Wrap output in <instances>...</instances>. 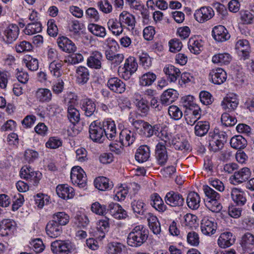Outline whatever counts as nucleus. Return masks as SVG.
<instances>
[{
  "label": "nucleus",
  "mask_w": 254,
  "mask_h": 254,
  "mask_svg": "<svg viewBox=\"0 0 254 254\" xmlns=\"http://www.w3.org/2000/svg\"><path fill=\"white\" fill-rule=\"evenodd\" d=\"M89 78V72L87 68L84 66H79L76 69V80L78 84L86 83Z\"/></svg>",
  "instance_id": "nucleus-43"
},
{
  "label": "nucleus",
  "mask_w": 254,
  "mask_h": 254,
  "mask_svg": "<svg viewBox=\"0 0 254 254\" xmlns=\"http://www.w3.org/2000/svg\"><path fill=\"white\" fill-rule=\"evenodd\" d=\"M188 48L191 53L194 54H199L203 49V44L201 40L195 38H191L188 43Z\"/></svg>",
  "instance_id": "nucleus-48"
},
{
  "label": "nucleus",
  "mask_w": 254,
  "mask_h": 254,
  "mask_svg": "<svg viewBox=\"0 0 254 254\" xmlns=\"http://www.w3.org/2000/svg\"><path fill=\"white\" fill-rule=\"evenodd\" d=\"M156 79V75L151 71L147 72L139 77V84L142 86L151 85Z\"/></svg>",
  "instance_id": "nucleus-39"
},
{
  "label": "nucleus",
  "mask_w": 254,
  "mask_h": 254,
  "mask_svg": "<svg viewBox=\"0 0 254 254\" xmlns=\"http://www.w3.org/2000/svg\"><path fill=\"white\" fill-rule=\"evenodd\" d=\"M95 187L98 190L105 191L111 188L112 184L109 180L104 177H98L94 181Z\"/></svg>",
  "instance_id": "nucleus-45"
},
{
  "label": "nucleus",
  "mask_w": 254,
  "mask_h": 254,
  "mask_svg": "<svg viewBox=\"0 0 254 254\" xmlns=\"http://www.w3.org/2000/svg\"><path fill=\"white\" fill-rule=\"evenodd\" d=\"M16 229V223L12 219H3L0 221V235L2 237L11 236Z\"/></svg>",
  "instance_id": "nucleus-8"
},
{
  "label": "nucleus",
  "mask_w": 254,
  "mask_h": 254,
  "mask_svg": "<svg viewBox=\"0 0 254 254\" xmlns=\"http://www.w3.org/2000/svg\"><path fill=\"white\" fill-rule=\"evenodd\" d=\"M74 224L79 228H85L89 223L88 216L84 212L78 211L74 218Z\"/></svg>",
  "instance_id": "nucleus-40"
},
{
  "label": "nucleus",
  "mask_w": 254,
  "mask_h": 254,
  "mask_svg": "<svg viewBox=\"0 0 254 254\" xmlns=\"http://www.w3.org/2000/svg\"><path fill=\"white\" fill-rule=\"evenodd\" d=\"M30 246L36 253H40L45 249V246L43 241L40 238L33 239L30 242Z\"/></svg>",
  "instance_id": "nucleus-58"
},
{
  "label": "nucleus",
  "mask_w": 254,
  "mask_h": 254,
  "mask_svg": "<svg viewBox=\"0 0 254 254\" xmlns=\"http://www.w3.org/2000/svg\"><path fill=\"white\" fill-rule=\"evenodd\" d=\"M35 201L36 206L39 209H42L44 205L50 202V196L43 193H38L35 196Z\"/></svg>",
  "instance_id": "nucleus-54"
},
{
  "label": "nucleus",
  "mask_w": 254,
  "mask_h": 254,
  "mask_svg": "<svg viewBox=\"0 0 254 254\" xmlns=\"http://www.w3.org/2000/svg\"><path fill=\"white\" fill-rule=\"evenodd\" d=\"M209 128V124L208 122H198L195 126V133L197 136H202L208 132Z\"/></svg>",
  "instance_id": "nucleus-52"
},
{
  "label": "nucleus",
  "mask_w": 254,
  "mask_h": 254,
  "mask_svg": "<svg viewBox=\"0 0 254 254\" xmlns=\"http://www.w3.org/2000/svg\"><path fill=\"white\" fill-rule=\"evenodd\" d=\"M119 19L123 29L127 27L128 29L132 30L134 28L136 23L135 17L128 12H122L119 15Z\"/></svg>",
  "instance_id": "nucleus-14"
},
{
  "label": "nucleus",
  "mask_w": 254,
  "mask_h": 254,
  "mask_svg": "<svg viewBox=\"0 0 254 254\" xmlns=\"http://www.w3.org/2000/svg\"><path fill=\"white\" fill-rule=\"evenodd\" d=\"M240 245L243 250L252 251L254 249V235L250 233H245L241 238Z\"/></svg>",
  "instance_id": "nucleus-30"
},
{
  "label": "nucleus",
  "mask_w": 254,
  "mask_h": 254,
  "mask_svg": "<svg viewBox=\"0 0 254 254\" xmlns=\"http://www.w3.org/2000/svg\"><path fill=\"white\" fill-rule=\"evenodd\" d=\"M128 192V188L125 184L121 185L115 189L114 200L115 201L124 200Z\"/></svg>",
  "instance_id": "nucleus-44"
},
{
  "label": "nucleus",
  "mask_w": 254,
  "mask_h": 254,
  "mask_svg": "<svg viewBox=\"0 0 254 254\" xmlns=\"http://www.w3.org/2000/svg\"><path fill=\"white\" fill-rule=\"evenodd\" d=\"M203 190L207 197L206 200L220 198V194L207 185L203 186Z\"/></svg>",
  "instance_id": "nucleus-62"
},
{
  "label": "nucleus",
  "mask_w": 254,
  "mask_h": 254,
  "mask_svg": "<svg viewBox=\"0 0 254 254\" xmlns=\"http://www.w3.org/2000/svg\"><path fill=\"white\" fill-rule=\"evenodd\" d=\"M235 239L232 233L225 232L222 233L217 240L218 246L222 249L228 248L235 243Z\"/></svg>",
  "instance_id": "nucleus-23"
},
{
  "label": "nucleus",
  "mask_w": 254,
  "mask_h": 254,
  "mask_svg": "<svg viewBox=\"0 0 254 254\" xmlns=\"http://www.w3.org/2000/svg\"><path fill=\"white\" fill-rule=\"evenodd\" d=\"M155 153L158 164L164 165L168 159V155L166 147L164 144H157Z\"/></svg>",
  "instance_id": "nucleus-28"
},
{
  "label": "nucleus",
  "mask_w": 254,
  "mask_h": 254,
  "mask_svg": "<svg viewBox=\"0 0 254 254\" xmlns=\"http://www.w3.org/2000/svg\"><path fill=\"white\" fill-rule=\"evenodd\" d=\"M85 15L87 19L91 21L97 22L100 18L98 11L94 7L87 8L85 11Z\"/></svg>",
  "instance_id": "nucleus-63"
},
{
  "label": "nucleus",
  "mask_w": 254,
  "mask_h": 254,
  "mask_svg": "<svg viewBox=\"0 0 254 254\" xmlns=\"http://www.w3.org/2000/svg\"><path fill=\"white\" fill-rule=\"evenodd\" d=\"M87 28L92 34L98 37L104 38L107 35L106 28L100 25L91 23L88 24Z\"/></svg>",
  "instance_id": "nucleus-38"
},
{
  "label": "nucleus",
  "mask_w": 254,
  "mask_h": 254,
  "mask_svg": "<svg viewBox=\"0 0 254 254\" xmlns=\"http://www.w3.org/2000/svg\"><path fill=\"white\" fill-rule=\"evenodd\" d=\"M125 249L122 244L118 242H112L108 244L107 253L108 254H120Z\"/></svg>",
  "instance_id": "nucleus-53"
},
{
  "label": "nucleus",
  "mask_w": 254,
  "mask_h": 254,
  "mask_svg": "<svg viewBox=\"0 0 254 254\" xmlns=\"http://www.w3.org/2000/svg\"><path fill=\"white\" fill-rule=\"evenodd\" d=\"M200 198L199 195L195 192H190L189 193L187 203L188 207L193 210L197 209L200 206Z\"/></svg>",
  "instance_id": "nucleus-42"
},
{
  "label": "nucleus",
  "mask_w": 254,
  "mask_h": 254,
  "mask_svg": "<svg viewBox=\"0 0 254 254\" xmlns=\"http://www.w3.org/2000/svg\"><path fill=\"white\" fill-rule=\"evenodd\" d=\"M20 177L31 182L34 186H37L42 178V174L38 171H34L29 166H23L20 171Z\"/></svg>",
  "instance_id": "nucleus-3"
},
{
  "label": "nucleus",
  "mask_w": 254,
  "mask_h": 254,
  "mask_svg": "<svg viewBox=\"0 0 254 254\" xmlns=\"http://www.w3.org/2000/svg\"><path fill=\"white\" fill-rule=\"evenodd\" d=\"M42 25L40 22H34L29 23L24 29L26 35H32L42 31Z\"/></svg>",
  "instance_id": "nucleus-50"
},
{
  "label": "nucleus",
  "mask_w": 254,
  "mask_h": 254,
  "mask_svg": "<svg viewBox=\"0 0 254 254\" xmlns=\"http://www.w3.org/2000/svg\"><path fill=\"white\" fill-rule=\"evenodd\" d=\"M91 211L98 215H104L106 213L107 207L98 201H95L91 205Z\"/></svg>",
  "instance_id": "nucleus-57"
},
{
  "label": "nucleus",
  "mask_w": 254,
  "mask_h": 254,
  "mask_svg": "<svg viewBox=\"0 0 254 254\" xmlns=\"http://www.w3.org/2000/svg\"><path fill=\"white\" fill-rule=\"evenodd\" d=\"M63 66V61L51 62L49 65V70L52 76L55 78H59L63 74L62 69Z\"/></svg>",
  "instance_id": "nucleus-34"
},
{
  "label": "nucleus",
  "mask_w": 254,
  "mask_h": 254,
  "mask_svg": "<svg viewBox=\"0 0 254 254\" xmlns=\"http://www.w3.org/2000/svg\"><path fill=\"white\" fill-rule=\"evenodd\" d=\"M232 59L231 55L228 53L218 54L214 55L212 58V62L214 64L220 65L229 64Z\"/></svg>",
  "instance_id": "nucleus-47"
},
{
  "label": "nucleus",
  "mask_w": 254,
  "mask_h": 254,
  "mask_svg": "<svg viewBox=\"0 0 254 254\" xmlns=\"http://www.w3.org/2000/svg\"><path fill=\"white\" fill-rule=\"evenodd\" d=\"M107 85L111 90L118 94L123 93L126 89L125 83L118 77L110 78L107 82Z\"/></svg>",
  "instance_id": "nucleus-22"
},
{
  "label": "nucleus",
  "mask_w": 254,
  "mask_h": 254,
  "mask_svg": "<svg viewBox=\"0 0 254 254\" xmlns=\"http://www.w3.org/2000/svg\"><path fill=\"white\" fill-rule=\"evenodd\" d=\"M158 126L156 125L152 126L148 123L146 122L144 127L143 128L144 133L146 137H150L151 136L155 135L156 137L159 138L161 140L164 141L165 143L167 140L165 139L167 138L166 135L163 136V133L159 131Z\"/></svg>",
  "instance_id": "nucleus-20"
},
{
  "label": "nucleus",
  "mask_w": 254,
  "mask_h": 254,
  "mask_svg": "<svg viewBox=\"0 0 254 254\" xmlns=\"http://www.w3.org/2000/svg\"><path fill=\"white\" fill-rule=\"evenodd\" d=\"M178 92L173 89H168L163 92L161 96V102L162 104L168 106L174 102L178 98Z\"/></svg>",
  "instance_id": "nucleus-24"
},
{
  "label": "nucleus",
  "mask_w": 254,
  "mask_h": 254,
  "mask_svg": "<svg viewBox=\"0 0 254 254\" xmlns=\"http://www.w3.org/2000/svg\"><path fill=\"white\" fill-rule=\"evenodd\" d=\"M52 220L61 226H65L69 221V216L64 211L55 213L52 216Z\"/></svg>",
  "instance_id": "nucleus-46"
},
{
  "label": "nucleus",
  "mask_w": 254,
  "mask_h": 254,
  "mask_svg": "<svg viewBox=\"0 0 254 254\" xmlns=\"http://www.w3.org/2000/svg\"><path fill=\"white\" fill-rule=\"evenodd\" d=\"M239 104L237 95L234 93L227 94L222 101L221 105L225 110L232 111L236 109Z\"/></svg>",
  "instance_id": "nucleus-21"
},
{
  "label": "nucleus",
  "mask_w": 254,
  "mask_h": 254,
  "mask_svg": "<svg viewBox=\"0 0 254 254\" xmlns=\"http://www.w3.org/2000/svg\"><path fill=\"white\" fill-rule=\"evenodd\" d=\"M231 196L233 201L238 205H244L247 201L246 194L241 189L233 188L231 190Z\"/></svg>",
  "instance_id": "nucleus-25"
},
{
  "label": "nucleus",
  "mask_w": 254,
  "mask_h": 254,
  "mask_svg": "<svg viewBox=\"0 0 254 254\" xmlns=\"http://www.w3.org/2000/svg\"><path fill=\"white\" fill-rule=\"evenodd\" d=\"M107 26L108 29L116 36H119L123 32L124 29L119 19L118 20L116 18H110L107 22Z\"/></svg>",
  "instance_id": "nucleus-35"
},
{
  "label": "nucleus",
  "mask_w": 254,
  "mask_h": 254,
  "mask_svg": "<svg viewBox=\"0 0 254 254\" xmlns=\"http://www.w3.org/2000/svg\"><path fill=\"white\" fill-rule=\"evenodd\" d=\"M200 228L203 234L211 236L216 232L217 224L212 218L205 216L201 220Z\"/></svg>",
  "instance_id": "nucleus-7"
},
{
  "label": "nucleus",
  "mask_w": 254,
  "mask_h": 254,
  "mask_svg": "<svg viewBox=\"0 0 254 254\" xmlns=\"http://www.w3.org/2000/svg\"><path fill=\"white\" fill-rule=\"evenodd\" d=\"M32 44L27 41H23L17 44L15 46V50L17 53L29 52L32 50Z\"/></svg>",
  "instance_id": "nucleus-64"
},
{
  "label": "nucleus",
  "mask_w": 254,
  "mask_h": 254,
  "mask_svg": "<svg viewBox=\"0 0 254 254\" xmlns=\"http://www.w3.org/2000/svg\"><path fill=\"white\" fill-rule=\"evenodd\" d=\"M35 97L40 102H49L52 99V94L50 89L40 88L36 91Z\"/></svg>",
  "instance_id": "nucleus-37"
},
{
  "label": "nucleus",
  "mask_w": 254,
  "mask_h": 254,
  "mask_svg": "<svg viewBox=\"0 0 254 254\" xmlns=\"http://www.w3.org/2000/svg\"><path fill=\"white\" fill-rule=\"evenodd\" d=\"M251 175L250 169L247 167H244L237 172H235L230 179L231 183L235 185L242 183L248 180Z\"/></svg>",
  "instance_id": "nucleus-10"
},
{
  "label": "nucleus",
  "mask_w": 254,
  "mask_h": 254,
  "mask_svg": "<svg viewBox=\"0 0 254 254\" xmlns=\"http://www.w3.org/2000/svg\"><path fill=\"white\" fill-rule=\"evenodd\" d=\"M145 203L141 200H134L131 203L133 212L138 214H143L145 210Z\"/></svg>",
  "instance_id": "nucleus-61"
},
{
  "label": "nucleus",
  "mask_w": 254,
  "mask_h": 254,
  "mask_svg": "<svg viewBox=\"0 0 254 254\" xmlns=\"http://www.w3.org/2000/svg\"><path fill=\"white\" fill-rule=\"evenodd\" d=\"M110 224L109 219L105 218L99 220L96 223V230L91 231L92 235L99 241L102 240L108 232Z\"/></svg>",
  "instance_id": "nucleus-5"
},
{
  "label": "nucleus",
  "mask_w": 254,
  "mask_h": 254,
  "mask_svg": "<svg viewBox=\"0 0 254 254\" xmlns=\"http://www.w3.org/2000/svg\"><path fill=\"white\" fill-rule=\"evenodd\" d=\"M56 192L58 196L64 200L72 199L75 195L74 189L67 184H61L57 186Z\"/></svg>",
  "instance_id": "nucleus-13"
},
{
  "label": "nucleus",
  "mask_w": 254,
  "mask_h": 254,
  "mask_svg": "<svg viewBox=\"0 0 254 254\" xmlns=\"http://www.w3.org/2000/svg\"><path fill=\"white\" fill-rule=\"evenodd\" d=\"M151 205L158 211L164 212L167 210V207L163 200L157 193H154L150 195Z\"/></svg>",
  "instance_id": "nucleus-32"
},
{
  "label": "nucleus",
  "mask_w": 254,
  "mask_h": 254,
  "mask_svg": "<svg viewBox=\"0 0 254 254\" xmlns=\"http://www.w3.org/2000/svg\"><path fill=\"white\" fill-rule=\"evenodd\" d=\"M236 48L242 53L241 57L244 60L249 58L251 48L248 40L246 39L239 40L236 43Z\"/></svg>",
  "instance_id": "nucleus-36"
},
{
  "label": "nucleus",
  "mask_w": 254,
  "mask_h": 254,
  "mask_svg": "<svg viewBox=\"0 0 254 254\" xmlns=\"http://www.w3.org/2000/svg\"><path fill=\"white\" fill-rule=\"evenodd\" d=\"M163 71L167 76L168 80L171 82H176L181 74L180 69L171 64L166 65Z\"/></svg>",
  "instance_id": "nucleus-31"
},
{
  "label": "nucleus",
  "mask_w": 254,
  "mask_h": 254,
  "mask_svg": "<svg viewBox=\"0 0 254 254\" xmlns=\"http://www.w3.org/2000/svg\"><path fill=\"white\" fill-rule=\"evenodd\" d=\"M19 29L16 24H10L7 26L3 31L5 38L3 40L8 44L15 41L19 35Z\"/></svg>",
  "instance_id": "nucleus-19"
},
{
  "label": "nucleus",
  "mask_w": 254,
  "mask_h": 254,
  "mask_svg": "<svg viewBox=\"0 0 254 254\" xmlns=\"http://www.w3.org/2000/svg\"><path fill=\"white\" fill-rule=\"evenodd\" d=\"M212 83L216 84H221L227 79L226 72L222 68H215L211 69L209 73Z\"/></svg>",
  "instance_id": "nucleus-17"
},
{
  "label": "nucleus",
  "mask_w": 254,
  "mask_h": 254,
  "mask_svg": "<svg viewBox=\"0 0 254 254\" xmlns=\"http://www.w3.org/2000/svg\"><path fill=\"white\" fill-rule=\"evenodd\" d=\"M67 116L69 121L73 124L77 123L80 120L79 111L71 104H68Z\"/></svg>",
  "instance_id": "nucleus-49"
},
{
  "label": "nucleus",
  "mask_w": 254,
  "mask_h": 254,
  "mask_svg": "<svg viewBox=\"0 0 254 254\" xmlns=\"http://www.w3.org/2000/svg\"><path fill=\"white\" fill-rule=\"evenodd\" d=\"M57 43L59 48L64 52L72 53L76 51L75 44L66 37L62 36L57 39Z\"/></svg>",
  "instance_id": "nucleus-15"
},
{
  "label": "nucleus",
  "mask_w": 254,
  "mask_h": 254,
  "mask_svg": "<svg viewBox=\"0 0 254 254\" xmlns=\"http://www.w3.org/2000/svg\"><path fill=\"white\" fill-rule=\"evenodd\" d=\"M148 231L143 225L134 227L127 237V244L132 247H139L147 240Z\"/></svg>",
  "instance_id": "nucleus-1"
},
{
  "label": "nucleus",
  "mask_w": 254,
  "mask_h": 254,
  "mask_svg": "<svg viewBox=\"0 0 254 254\" xmlns=\"http://www.w3.org/2000/svg\"><path fill=\"white\" fill-rule=\"evenodd\" d=\"M109 209L111 215L116 219H124L127 216V211L118 203H110Z\"/></svg>",
  "instance_id": "nucleus-27"
},
{
  "label": "nucleus",
  "mask_w": 254,
  "mask_h": 254,
  "mask_svg": "<svg viewBox=\"0 0 254 254\" xmlns=\"http://www.w3.org/2000/svg\"><path fill=\"white\" fill-rule=\"evenodd\" d=\"M168 114L173 120H178L183 116V112L180 108L175 105H171L169 107L168 109Z\"/></svg>",
  "instance_id": "nucleus-59"
},
{
  "label": "nucleus",
  "mask_w": 254,
  "mask_h": 254,
  "mask_svg": "<svg viewBox=\"0 0 254 254\" xmlns=\"http://www.w3.org/2000/svg\"><path fill=\"white\" fill-rule=\"evenodd\" d=\"M27 67L31 71H35L38 69V60L30 56H26L23 60Z\"/></svg>",
  "instance_id": "nucleus-56"
},
{
  "label": "nucleus",
  "mask_w": 254,
  "mask_h": 254,
  "mask_svg": "<svg viewBox=\"0 0 254 254\" xmlns=\"http://www.w3.org/2000/svg\"><path fill=\"white\" fill-rule=\"evenodd\" d=\"M214 15L213 9L209 6H203L195 10L194 16L199 23H204L212 18Z\"/></svg>",
  "instance_id": "nucleus-9"
},
{
  "label": "nucleus",
  "mask_w": 254,
  "mask_h": 254,
  "mask_svg": "<svg viewBox=\"0 0 254 254\" xmlns=\"http://www.w3.org/2000/svg\"><path fill=\"white\" fill-rule=\"evenodd\" d=\"M221 120L222 125L226 127L233 126L237 122L236 118L227 113H224L222 115Z\"/></svg>",
  "instance_id": "nucleus-60"
},
{
  "label": "nucleus",
  "mask_w": 254,
  "mask_h": 254,
  "mask_svg": "<svg viewBox=\"0 0 254 254\" xmlns=\"http://www.w3.org/2000/svg\"><path fill=\"white\" fill-rule=\"evenodd\" d=\"M150 155L149 147L146 145H142L137 150L135 157L137 162L143 163L148 160Z\"/></svg>",
  "instance_id": "nucleus-33"
},
{
  "label": "nucleus",
  "mask_w": 254,
  "mask_h": 254,
  "mask_svg": "<svg viewBox=\"0 0 254 254\" xmlns=\"http://www.w3.org/2000/svg\"><path fill=\"white\" fill-rule=\"evenodd\" d=\"M140 64L145 69H148L152 65V58L144 51L138 52Z\"/></svg>",
  "instance_id": "nucleus-51"
},
{
  "label": "nucleus",
  "mask_w": 254,
  "mask_h": 254,
  "mask_svg": "<svg viewBox=\"0 0 254 254\" xmlns=\"http://www.w3.org/2000/svg\"><path fill=\"white\" fill-rule=\"evenodd\" d=\"M62 227L52 220L49 221L46 227V232L48 236L55 238L62 233Z\"/></svg>",
  "instance_id": "nucleus-26"
},
{
  "label": "nucleus",
  "mask_w": 254,
  "mask_h": 254,
  "mask_svg": "<svg viewBox=\"0 0 254 254\" xmlns=\"http://www.w3.org/2000/svg\"><path fill=\"white\" fill-rule=\"evenodd\" d=\"M80 106L87 117L92 116L96 110V105L93 101L89 98L83 99L80 101Z\"/></svg>",
  "instance_id": "nucleus-29"
},
{
  "label": "nucleus",
  "mask_w": 254,
  "mask_h": 254,
  "mask_svg": "<svg viewBox=\"0 0 254 254\" xmlns=\"http://www.w3.org/2000/svg\"><path fill=\"white\" fill-rule=\"evenodd\" d=\"M165 202L172 207L181 206L184 204V199L182 195L177 192H168L164 198Z\"/></svg>",
  "instance_id": "nucleus-12"
},
{
  "label": "nucleus",
  "mask_w": 254,
  "mask_h": 254,
  "mask_svg": "<svg viewBox=\"0 0 254 254\" xmlns=\"http://www.w3.org/2000/svg\"><path fill=\"white\" fill-rule=\"evenodd\" d=\"M70 248V243L67 241L56 240L51 244V251L55 254H66Z\"/></svg>",
  "instance_id": "nucleus-16"
},
{
  "label": "nucleus",
  "mask_w": 254,
  "mask_h": 254,
  "mask_svg": "<svg viewBox=\"0 0 254 254\" xmlns=\"http://www.w3.org/2000/svg\"><path fill=\"white\" fill-rule=\"evenodd\" d=\"M103 61L102 54L98 51H92L87 58V65L88 67L95 69H99L102 67Z\"/></svg>",
  "instance_id": "nucleus-11"
},
{
  "label": "nucleus",
  "mask_w": 254,
  "mask_h": 254,
  "mask_svg": "<svg viewBox=\"0 0 254 254\" xmlns=\"http://www.w3.org/2000/svg\"><path fill=\"white\" fill-rule=\"evenodd\" d=\"M105 56L107 60L110 61L111 64L114 66L119 65L124 59L123 54H115L112 51H106Z\"/></svg>",
  "instance_id": "nucleus-41"
},
{
  "label": "nucleus",
  "mask_w": 254,
  "mask_h": 254,
  "mask_svg": "<svg viewBox=\"0 0 254 254\" xmlns=\"http://www.w3.org/2000/svg\"><path fill=\"white\" fill-rule=\"evenodd\" d=\"M213 38L217 42H223L230 38V35L226 28L222 25L215 26L212 31Z\"/></svg>",
  "instance_id": "nucleus-18"
},
{
  "label": "nucleus",
  "mask_w": 254,
  "mask_h": 254,
  "mask_svg": "<svg viewBox=\"0 0 254 254\" xmlns=\"http://www.w3.org/2000/svg\"><path fill=\"white\" fill-rule=\"evenodd\" d=\"M70 180L74 185L80 188H85L87 185L86 173L80 166H75L71 168Z\"/></svg>",
  "instance_id": "nucleus-2"
},
{
  "label": "nucleus",
  "mask_w": 254,
  "mask_h": 254,
  "mask_svg": "<svg viewBox=\"0 0 254 254\" xmlns=\"http://www.w3.org/2000/svg\"><path fill=\"white\" fill-rule=\"evenodd\" d=\"M137 67L138 64L135 58L130 56L125 60L124 66L119 67V71L122 73V77L124 79L127 80L136 71Z\"/></svg>",
  "instance_id": "nucleus-4"
},
{
  "label": "nucleus",
  "mask_w": 254,
  "mask_h": 254,
  "mask_svg": "<svg viewBox=\"0 0 254 254\" xmlns=\"http://www.w3.org/2000/svg\"><path fill=\"white\" fill-rule=\"evenodd\" d=\"M100 121H95L92 122L89 129L90 138L94 142H103L104 140V130L100 127Z\"/></svg>",
  "instance_id": "nucleus-6"
},
{
  "label": "nucleus",
  "mask_w": 254,
  "mask_h": 254,
  "mask_svg": "<svg viewBox=\"0 0 254 254\" xmlns=\"http://www.w3.org/2000/svg\"><path fill=\"white\" fill-rule=\"evenodd\" d=\"M219 199L206 200L205 202L206 207L213 212H219L222 206L219 201Z\"/></svg>",
  "instance_id": "nucleus-55"
}]
</instances>
